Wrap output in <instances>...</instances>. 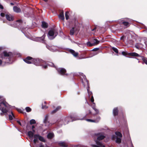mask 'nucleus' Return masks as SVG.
Wrapping results in <instances>:
<instances>
[{
	"label": "nucleus",
	"instance_id": "f257e3e1",
	"mask_svg": "<svg viewBox=\"0 0 147 147\" xmlns=\"http://www.w3.org/2000/svg\"><path fill=\"white\" fill-rule=\"evenodd\" d=\"M15 57V53L6 51H3L0 54V66L3 62L5 64L12 63Z\"/></svg>",
	"mask_w": 147,
	"mask_h": 147
},
{
	"label": "nucleus",
	"instance_id": "f03ea898",
	"mask_svg": "<svg viewBox=\"0 0 147 147\" xmlns=\"http://www.w3.org/2000/svg\"><path fill=\"white\" fill-rule=\"evenodd\" d=\"M23 61L27 64H34L36 66L41 65V63L43 61L39 58H34L30 56H28L24 58Z\"/></svg>",
	"mask_w": 147,
	"mask_h": 147
},
{
	"label": "nucleus",
	"instance_id": "7ed1b4c3",
	"mask_svg": "<svg viewBox=\"0 0 147 147\" xmlns=\"http://www.w3.org/2000/svg\"><path fill=\"white\" fill-rule=\"evenodd\" d=\"M10 106L5 100L0 101V110L2 112L0 113V115L3 116L4 115H6L8 112V110L11 107Z\"/></svg>",
	"mask_w": 147,
	"mask_h": 147
},
{
	"label": "nucleus",
	"instance_id": "20e7f679",
	"mask_svg": "<svg viewBox=\"0 0 147 147\" xmlns=\"http://www.w3.org/2000/svg\"><path fill=\"white\" fill-rule=\"evenodd\" d=\"M74 117L71 116L66 117L62 120H58L57 123L59 125H62L63 124L66 125L69 122H72L74 121Z\"/></svg>",
	"mask_w": 147,
	"mask_h": 147
},
{
	"label": "nucleus",
	"instance_id": "39448f33",
	"mask_svg": "<svg viewBox=\"0 0 147 147\" xmlns=\"http://www.w3.org/2000/svg\"><path fill=\"white\" fill-rule=\"evenodd\" d=\"M58 34L57 30L55 28H53L49 31L48 35L50 36H54L53 38H54Z\"/></svg>",
	"mask_w": 147,
	"mask_h": 147
},
{
	"label": "nucleus",
	"instance_id": "423d86ee",
	"mask_svg": "<svg viewBox=\"0 0 147 147\" xmlns=\"http://www.w3.org/2000/svg\"><path fill=\"white\" fill-rule=\"evenodd\" d=\"M56 69L57 70L58 73L59 74L61 75L68 76V74L66 73L67 71L65 68L62 67L59 68L57 67Z\"/></svg>",
	"mask_w": 147,
	"mask_h": 147
},
{
	"label": "nucleus",
	"instance_id": "0eeeda50",
	"mask_svg": "<svg viewBox=\"0 0 147 147\" xmlns=\"http://www.w3.org/2000/svg\"><path fill=\"white\" fill-rule=\"evenodd\" d=\"M92 114L91 111L90 110H89L88 113H87L86 115L82 119H86L87 121L91 122H96V121L94 120H92L90 119H86V117L88 118H91V117L89 116V115H92Z\"/></svg>",
	"mask_w": 147,
	"mask_h": 147
},
{
	"label": "nucleus",
	"instance_id": "6e6552de",
	"mask_svg": "<svg viewBox=\"0 0 147 147\" xmlns=\"http://www.w3.org/2000/svg\"><path fill=\"white\" fill-rule=\"evenodd\" d=\"M122 54L123 55L125 56H126L127 55L133 57H136V56H139V55L135 52H132L128 53L127 52L123 51L122 52Z\"/></svg>",
	"mask_w": 147,
	"mask_h": 147
},
{
	"label": "nucleus",
	"instance_id": "1a4fd4ad",
	"mask_svg": "<svg viewBox=\"0 0 147 147\" xmlns=\"http://www.w3.org/2000/svg\"><path fill=\"white\" fill-rule=\"evenodd\" d=\"M83 78L84 80L85 81L87 82V85L88 86L87 88V90L88 91V94L89 97H90V96L92 95V92L91 91H90L89 90V83L88 80L86 78V76H83Z\"/></svg>",
	"mask_w": 147,
	"mask_h": 147
},
{
	"label": "nucleus",
	"instance_id": "9d476101",
	"mask_svg": "<svg viewBox=\"0 0 147 147\" xmlns=\"http://www.w3.org/2000/svg\"><path fill=\"white\" fill-rule=\"evenodd\" d=\"M96 145L92 144L91 146L92 147H105V146L103 145L100 142L97 141V140L95 141Z\"/></svg>",
	"mask_w": 147,
	"mask_h": 147
},
{
	"label": "nucleus",
	"instance_id": "9b49d317",
	"mask_svg": "<svg viewBox=\"0 0 147 147\" xmlns=\"http://www.w3.org/2000/svg\"><path fill=\"white\" fill-rule=\"evenodd\" d=\"M100 134V133H99L96 134V136H97V140H102L105 138V136H104L101 135Z\"/></svg>",
	"mask_w": 147,
	"mask_h": 147
},
{
	"label": "nucleus",
	"instance_id": "f8f14e48",
	"mask_svg": "<svg viewBox=\"0 0 147 147\" xmlns=\"http://www.w3.org/2000/svg\"><path fill=\"white\" fill-rule=\"evenodd\" d=\"M9 114V119L10 120H12L13 119V118H15V116L13 112L11 111V112L8 111L7 112Z\"/></svg>",
	"mask_w": 147,
	"mask_h": 147
},
{
	"label": "nucleus",
	"instance_id": "ddd939ff",
	"mask_svg": "<svg viewBox=\"0 0 147 147\" xmlns=\"http://www.w3.org/2000/svg\"><path fill=\"white\" fill-rule=\"evenodd\" d=\"M136 57L139 58V59H142L143 61L147 65V58L145 57H144L141 56L139 55V56H136Z\"/></svg>",
	"mask_w": 147,
	"mask_h": 147
},
{
	"label": "nucleus",
	"instance_id": "4468645a",
	"mask_svg": "<svg viewBox=\"0 0 147 147\" xmlns=\"http://www.w3.org/2000/svg\"><path fill=\"white\" fill-rule=\"evenodd\" d=\"M113 114L114 116H117L118 115L119 110L117 107L114 108L113 110Z\"/></svg>",
	"mask_w": 147,
	"mask_h": 147
},
{
	"label": "nucleus",
	"instance_id": "2eb2a0df",
	"mask_svg": "<svg viewBox=\"0 0 147 147\" xmlns=\"http://www.w3.org/2000/svg\"><path fill=\"white\" fill-rule=\"evenodd\" d=\"M59 18L60 19H61L62 20H64L65 19L64 13H63V10L61 11L60 13L59 14Z\"/></svg>",
	"mask_w": 147,
	"mask_h": 147
},
{
	"label": "nucleus",
	"instance_id": "dca6fc26",
	"mask_svg": "<svg viewBox=\"0 0 147 147\" xmlns=\"http://www.w3.org/2000/svg\"><path fill=\"white\" fill-rule=\"evenodd\" d=\"M13 10L15 12L17 13L20 12L21 11L20 8L16 6L13 7Z\"/></svg>",
	"mask_w": 147,
	"mask_h": 147
},
{
	"label": "nucleus",
	"instance_id": "f3484780",
	"mask_svg": "<svg viewBox=\"0 0 147 147\" xmlns=\"http://www.w3.org/2000/svg\"><path fill=\"white\" fill-rule=\"evenodd\" d=\"M45 37V34L41 37H38V39L42 43H45V40L44 39Z\"/></svg>",
	"mask_w": 147,
	"mask_h": 147
},
{
	"label": "nucleus",
	"instance_id": "a211bd4d",
	"mask_svg": "<svg viewBox=\"0 0 147 147\" xmlns=\"http://www.w3.org/2000/svg\"><path fill=\"white\" fill-rule=\"evenodd\" d=\"M61 107L60 106H58L55 109L51 111V114H53L55 113L57 111L60 110L61 109Z\"/></svg>",
	"mask_w": 147,
	"mask_h": 147
},
{
	"label": "nucleus",
	"instance_id": "6ab92c4d",
	"mask_svg": "<svg viewBox=\"0 0 147 147\" xmlns=\"http://www.w3.org/2000/svg\"><path fill=\"white\" fill-rule=\"evenodd\" d=\"M69 52L72 54L74 56L76 57L78 56V53H76L72 49H70L69 51Z\"/></svg>",
	"mask_w": 147,
	"mask_h": 147
},
{
	"label": "nucleus",
	"instance_id": "aec40b11",
	"mask_svg": "<svg viewBox=\"0 0 147 147\" xmlns=\"http://www.w3.org/2000/svg\"><path fill=\"white\" fill-rule=\"evenodd\" d=\"M121 24L127 27L129 26L130 25V24L128 22L123 21H122Z\"/></svg>",
	"mask_w": 147,
	"mask_h": 147
},
{
	"label": "nucleus",
	"instance_id": "412c9836",
	"mask_svg": "<svg viewBox=\"0 0 147 147\" xmlns=\"http://www.w3.org/2000/svg\"><path fill=\"white\" fill-rule=\"evenodd\" d=\"M6 18L7 20L9 21H12L13 20V18L12 17H10L9 15L6 14L5 15Z\"/></svg>",
	"mask_w": 147,
	"mask_h": 147
},
{
	"label": "nucleus",
	"instance_id": "4be33fe9",
	"mask_svg": "<svg viewBox=\"0 0 147 147\" xmlns=\"http://www.w3.org/2000/svg\"><path fill=\"white\" fill-rule=\"evenodd\" d=\"M58 144L60 146L63 147H67V145L64 142H59Z\"/></svg>",
	"mask_w": 147,
	"mask_h": 147
},
{
	"label": "nucleus",
	"instance_id": "5701e85b",
	"mask_svg": "<svg viewBox=\"0 0 147 147\" xmlns=\"http://www.w3.org/2000/svg\"><path fill=\"white\" fill-rule=\"evenodd\" d=\"M42 26L44 28H47L48 27V24L45 22H42Z\"/></svg>",
	"mask_w": 147,
	"mask_h": 147
},
{
	"label": "nucleus",
	"instance_id": "b1692460",
	"mask_svg": "<svg viewBox=\"0 0 147 147\" xmlns=\"http://www.w3.org/2000/svg\"><path fill=\"white\" fill-rule=\"evenodd\" d=\"M28 136L31 138H32L33 137L34 135V133L31 131H28L27 133Z\"/></svg>",
	"mask_w": 147,
	"mask_h": 147
},
{
	"label": "nucleus",
	"instance_id": "393cba45",
	"mask_svg": "<svg viewBox=\"0 0 147 147\" xmlns=\"http://www.w3.org/2000/svg\"><path fill=\"white\" fill-rule=\"evenodd\" d=\"M54 136V134L52 133H49L47 135V138L48 139H51Z\"/></svg>",
	"mask_w": 147,
	"mask_h": 147
},
{
	"label": "nucleus",
	"instance_id": "a878e982",
	"mask_svg": "<svg viewBox=\"0 0 147 147\" xmlns=\"http://www.w3.org/2000/svg\"><path fill=\"white\" fill-rule=\"evenodd\" d=\"M115 134L117 137L120 138H121L122 137V134L119 131H116L115 132Z\"/></svg>",
	"mask_w": 147,
	"mask_h": 147
},
{
	"label": "nucleus",
	"instance_id": "bb28decb",
	"mask_svg": "<svg viewBox=\"0 0 147 147\" xmlns=\"http://www.w3.org/2000/svg\"><path fill=\"white\" fill-rule=\"evenodd\" d=\"M49 63H47V65L50 66L51 67H54V68H55L56 69L57 67L54 65V64L53 63H52V62H49Z\"/></svg>",
	"mask_w": 147,
	"mask_h": 147
},
{
	"label": "nucleus",
	"instance_id": "cd10ccee",
	"mask_svg": "<svg viewBox=\"0 0 147 147\" xmlns=\"http://www.w3.org/2000/svg\"><path fill=\"white\" fill-rule=\"evenodd\" d=\"M49 117V115H47L45 117V118L44 120V122L45 123H47L48 122V120Z\"/></svg>",
	"mask_w": 147,
	"mask_h": 147
},
{
	"label": "nucleus",
	"instance_id": "c85d7f7f",
	"mask_svg": "<svg viewBox=\"0 0 147 147\" xmlns=\"http://www.w3.org/2000/svg\"><path fill=\"white\" fill-rule=\"evenodd\" d=\"M87 46L89 47H92L93 46H94V44L91 43L90 42L88 41L86 43Z\"/></svg>",
	"mask_w": 147,
	"mask_h": 147
},
{
	"label": "nucleus",
	"instance_id": "c756f323",
	"mask_svg": "<svg viewBox=\"0 0 147 147\" xmlns=\"http://www.w3.org/2000/svg\"><path fill=\"white\" fill-rule=\"evenodd\" d=\"M121 142V138H119L118 137H117L116 138V142L117 143L120 144Z\"/></svg>",
	"mask_w": 147,
	"mask_h": 147
},
{
	"label": "nucleus",
	"instance_id": "7c9ffc66",
	"mask_svg": "<svg viewBox=\"0 0 147 147\" xmlns=\"http://www.w3.org/2000/svg\"><path fill=\"white\" fill-rule=\"evenodd\" d=\"M38 139L40 141H42L43 142H45V140L44 139V138L43 137H42V136H41L40 135H39V137L38 138Z\"/></svg>",
	"mask_w": 147,
	"mask_h": 147
},
{
	"label": "nucleus",
	"instance_id": "2f4dec72",
	"mask_svg": "<svg viewBox=\"0 0 147 147\" xmlns=\"http://www.w3.org/2000/svg\"><path fill=\"white\" fill-rule=\"evenodd\" d=\"M69 12L68 11H67L65 12V18L66 20H67L69 19V16L68 15V14H69Z\"/></svg>",
	"mask_w": 147,
	"mask_h": 147
},
{
	"label": "nucleus",
	"instance_id": "473e14b6",
	"mask_svg": "<svg viewBox=\"0 0 147 147\" xmlns=\"http://www.w3.org/2000/svg\"><path fill=\"white\" fill-rule=\"evenodd\" d=\"M74 28H72L70 30V34L71 35H72L74 34Z\"/></svg>",
	"mask_w": 147,
	"mask_h": 147
},
{
	"label": "nucleus",
	"instance_id": "72a5a7b5",
	"mask_svg": "<svg viewBox=\"0 0 147 147\" xmlns=\"http://www.w3.org/2000/svg\"><path fill=\"white\" fill-rule=\"evenodd\" d=\"M30 123L31 125H32L33 124H35L36 123V122L34 119H32L30 121Z\"/></svg>",
	"mask_w": 147,
	"mask_h": 147
},
{
	"label": "nucleus",
	"instance_id": "f704fd0d",
	"mask_svg": "<svg viewBox=\"0 0 147 147\" xmlns=\"http://www.w3.org/2000/svg\"><path fill=\"white\" fill-rule=\"evenodd\" d=\"M112 49L116 53H118L119 51L117 49L114 47H112Z\"/></svg>",
	"mask_w": 147,
	"mask_h": 147
},
{
	"label": "nucleus",
	"instance_id": "c9c22d12",
	"mask_svg": "<svg viewBox=\"0 0 147 147\" xmlns=\"http://www.w3.org/2000/svg\"><path fill=\"white\" fill-rule=\"evenodd\" d=\"M94 40L95 41V42H94L93 43V44H94V45H96L98 44L100 42V41H98L97 39H94Z\"/></svg>",
	"mask_w": 147,
	"mask_h": 147
},
{
	"label": "nucleus",
	"instance_id": "e433bc0d",
	"mask_svg": "<svg viewBox=\"0 0 147 147\" xmlns=\"http://www.w3.org/2000/svg\"><path fill=\"white\" fill-rule=\"evenodd\" d=\"M26 111L28 112L31 111L32 110L29 107H26Z\"/></svg>",
	"mask_w": 147,
	"mask_h": 147
},
{
	"label": "nucleus",
	"instance_id": "4c0bfd02",
	"mask_svg": "<svg viewBox=\"0 0 147 147\" xmlns=\"http://www.w3.org/2000/svg\"><path fill=\"white\" fill-rule=\"evenodd\" d=\"M100 117L99 116H98L95 119V120L96 121V122H98L100 120Z\"/></svg>",
	"mask_w": 147,
	"mask_h": 147
},
{
	"label": "nucleus",
	"instance_id": "58836bf2",
	"mask_svg": "<svg viewBox=\"0 0 147 147\" xmlns=\"http://www.w3.org/2000/svg\"><path fill=\"white\" fill-rule=\"evenodd\" d=\"M93 109L96 112V114H94L93 115L95 116L96 114H98L99 113V111L98 109H97L96 108L94 109Z\"/></svg>",
	"mask_w": 147,
	"mask_h": 147
},
{
	"label": "nucleus",
	"instance_id": "ea45409f",
	"mask_svg": "<svg viewBox=\"0 0 147 147\" xmlns=\"http://www.w3.org/2000/svg\"><path fill=\"white\" fill-rule=\"evenodd\" d=\"M46 65H42L41 64V65H40V66H42V67L44 69H46L48 67V65H47V63H46Z\"/></svg>",
	"mask_w": 147,
	"mask_h": 147
},
{
	"label": "nucleus",
	"instance_id": "a19ab883",
	"mask_svg": "<svg viewBox=\"0 0 147 147\" xmlns=\"http://www.w3.org/2000/svg\"><path fill=\"white\" fill-rule=\"evenodd\" d=\"M39 135V134H35L34 135L33 137L34 139H38Z\"/></svg>",
	"mask_w": 147,
	"mask_h": 147
},
{
	"label": "nucleus",
	"instance_id": "79ce46f5",
	"mask_svg": "<svg viewBox=\"0 0 147 147\" xmlns=\"http://www.w3.org/2000/svg\"><path fill=\"white\" fill-rule=\"evenodd\" d=\"M92 104L91 105V107L93 109L95 108L96 105L95 103L94 102H92Z\"/></svg>",
	"mask_w": 147,
	"mask_h": 147
},
{
	"label": "nucleus",
	"instance_id": "37998d69",
	"mask_svg": "<svg viewBox=\"0 0 147 147\" xmlns=\"http://www.w3.org/2000/svg\"><path fill=\"white\" fill-rule=\"evenodd\" d=\"M125 38V37L124 36H123L121 37L120 39L123 41H124V39Z\"/></svg>",
	"mask_w": 147,
	"mask_h": 147
},
{
	"label": "nucleus",
	"instance_id": "c03bdc74",
	"mask_svg": "<svg viewBox=\"0 0 147 147\" xmlns=\"http://www.w3.org/2000/svg\"><path fill=\"white\" fill-rule=\"evenodd\" d=\"M99 50V48H95L94 49H93L92 50V51H98Z\"/></svg>",
	"mask_w": 147,
	"mask_h": 147
},
{
	"label": "nucleus",
	"instance_id": "a18cd8bd",
	"mask_svg": "<svg viewBox=\"0 0 147 147\" xmlns=\"http://www.w3.org/2000/svg\"><path fill=\"white\" fill-rule=\"evenodd\" d=\"M16 22L20 23H22L23 22L22 21L21 19L18 20L16 21Z\"/></svg>",
	"mask_w": 147,
	"mask_h": 147
},
{
	"label": "nucleus",
	"instance_id": "49530a36",
	"mask_svg": "<svg viewBox=\"0 0 147 147\" xmlns=\"http://www.w3.org/2000/svg\"><path fill=\"white\" fill-rule=\"evenodd\" d=\"M90 101L92 102H94V98L93 96L92 95L91 96V97L90 99Z\"/></svg>",
	"mask_w": 147,
	"mask_h": 147
},
{
	"label": "nucleus",
	"instance_id": "de8ad7c7",
	"mask_svg": "<svg viewBox=\"0 0 147 147\" xmlns=\"http://www.w3.org/2000/svg\"><path fill=\"white\" fill-rule=\"evenodd\" d=\"M119 117H123V113L122 112L121 114H119Z\"/></svg>",
	"mask_w": 147,
	"mask_h": 147
},
{
	"label": "nucleus",
	"instance_id": "09e8293b",
	"mask_svg": "<svg viewBox=\"0 0 147 147\" xmlns=\"http://www.w3.org/2000/svg\"><path fill=\"white\" fill-rule=\"evenodd\" d=\"M42 108L43 109H46L48 108V107L46 105L42 106Z\"/></svg>",
	"mask_w": 147,
	"mask_h": 147
},
{
	"label": "nucleus",
	"instance_id": "8fccbe9b",
	"mask_svg": "<svg viewBox=\"0 0 147 147\" xmlns=\"http://www.w3.org/2000/svg\"><path fill=\"white\" fill-rule=\"evenodd\" d=\"M135 47L137 49H139V46L138 44H136L135 45Z\"/></svg>",
	"mask_w": 147,
	"mask_h": 147
},
{
	"label": "nucleus",
	"instance_id": "3c124183",
	"mask_svg": "<svg viewBox=\"0 0 147 147\" xmlns=\"http://www.w3.org/2000/svg\"><path fill=\"white\" fill-rule=\"evenodd\" d=\"M38 141V139H34L33 140L34 143L35 144H36V142Z\"/></svg>",
	"mask_w": 147,
	"mask_h": 147
},
{
	"label": "nucleus",
	"instance_id": "603ef678",
	"mask_svg": "<svg viewBox=\"0 0 147 147\" xmlns=\"http://www.w3.org/2000/svg\"><path fill=\"white\" fill-rule=\"evenodd\" d=\"M0 15H1V16L2 17H4L5 16V14L3 13H1Z\"/></svg>",
	"mask_w": 147,
	"mask_h": 147
},
{
	"label": "nucleus",
	"instance_id": "864d4df0",
	"mask_svg": "<svg viewBox=\"0 0 147 147\" xmlns=\"http://www.w3.org/2000/svg\"><path fill=\"white\" fill-rule=\"evenodd\" d=\"M20 113H22V111L21 109H18L17 110Z\"/></svg>",
	"mask_w": 147,
	"mask_h": 147
},
{
	"label": "nucleus",
	"instance_id": "5fc2aeb1",
	"mask_svg": "<svg viewBox=\"0 0 147 147\" xmlns=\"http://www.w3.org/2000/svg\"><path fill=\"white\" fill-rule=\"evenodd\" d=\"M17 122L20 125L22 126L21 123L19 121H17Z\"/></svg>",
	"mask_w": 147,
	"mask_h": 147
},
{
	"label": "nucleus",
	"instance_id": "6e6d98bb",
	"mask_svg": "<svg viewBox=\"0 0 147 147\" xmlns=\"http://www.w3.org/2000/svg\"><path fill=\"white\" fill-rule=\"evenodd\" d=\"M44 146L43 145H42V143H41L40 144V145L39 147H44Z\"/></svg>",
	"mask_w": 147,
	"mask_h": 147
},
{
	"label": "nucleus",
	"instance_id": "4d7b16f0",
	"mask_svg": "<svg viewBox=\"0 0 147 147\" xmlns=\"http://www.w3.org/2000/svg\"><path fill=\"white\" fill-rule=\"evenodd\" d=\"M0 8L1 9H3V7L1 4H0Z\"/></svg>",
	"mask_w": 147,
	"mask_h": 147
},
{
	"label": "nucleus",
	"instance_id": "13d9d810",
	"mask_svg": "<svg viewBox=\"0 0 147 147\" xmlns=\"http://www.w3.org/2000/svg\"><path fill=\"white\" fill-rule=\"evenodd\" d=\"M96 27H95L94 29L92 30V31H94L96 29Z\"/></svg>",
	"mask_w": 147,
	"mask_h": 147
},
{
	"label": "nucleus",
	"instance_id": "bf43d9fd",
	"mask_svg": "<svg viewBox=\"0 0 147 147\" xmlns=\"http://www.w3.org/2000/svg\"><path fill=\"white\" fill-rule=\"evenodd\" d=\"M35 128V126L34 125H32V129H34V128Z\"/></svg>",
	"mask_w": 147,
	"mask_h": 147
},
{
	"label": "nucleus",
	"instance_id": "052dcab7",
	"mask_svg": "<svg viewBox=\"0 0 147 147\" xmlns=\"http://www.w3.org/2000/svg\"><path fill=\"white\" fill-rule=\"evenodd\" d=\"M32 131H33L32 132H33L34 133V132H35V130L34 129H32Z\"/></svg>",
	"mask_w": 147,
	"mask_h": 147
},
{
	"label": "nucleus",
	"instance_id": "680f3d73",
	"mask_svg": "<svg viewBox=\"0 0 147 147\" xmlns=\"http://www.w3.org/2000/svg\"><path fill=\"white\" fill-rule=\"evenodd\" d=\"M115 136L114 135H113V136H112V138H115Z\"/></svg>",
	"mask_w": 147,
	"mask_h": 147
},
{
	"label": "nucleus",
	"instance_id": "e2e57ef3",
	"mask_svg": "<svg viewBox=\"0 0 147 147\" xmlns=\"http://www.w3.org/2000/svg\"><path fill=\"white\" fill-rule=\"evenodd\" d=\"M10 4L11 5H14V4L13 3H11Z\"/></svg>",
	"mask_w": 147,
	"mask_h": 147
},
{
	"label": "nucleus",
	"instance_id": "0e129e2a",
	"mask_svg": "<svg viewBox=\"0 0 147 147\" xmlns=\"http://www.w3.org/2000/svg\"><path fill=\"white\" fill-rule=\"evenodd\" d=\"M82 82L83 83H84V81L82 79Z\"/></svg>",
	"mask_w": 147,
	"mask_h": 147
},
{
	"label": "nucleus",
	"instance_id": "69168bd1",
	"mask_svg": "<svg viewBox=\"0 0 147 147\" xmlns=\"http://www.w3.org/2000/svg\"><path fill=\"white\" fill-rule=\"evenodd\" d=\"M1 96H0V99L1 98Z\"/></svg>",
	"mask_w": 147,
	"mask_h": 147
},
{
	"label": "nucleus",
	"instance_id": "338daca9",
	"mask_svg": "<svg viewBox=\"0 0 147 147\" xmlns=\"http://www.w3.org/2000/svg\"><path fill=\"white\" fill-rule=\"evenodd\" d=\"M86 102H87V103H88V102H87V101L86 100Z\"/></svg>",
	"mask_w": 147,
	"mask_h": 147
},
{
	"label": "nucleus",
	"instance_id": "774afa93",
	"mask_svg": "<svg viewBox=\"0 0 147 147\" xmlns=\"http://www.w3.org/2000/svg\"><path fill=\"white\" fill-rule=\"evenodd\" d=\"M46 103V102H45V103Z\"/></svg>",
	"mask_w": 147,
	"mask_h": 147
}]
</instances>
